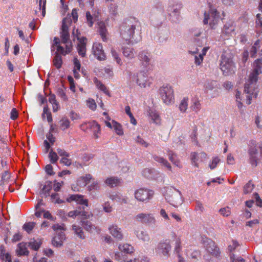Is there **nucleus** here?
<instances>
[{"mask_svg": "<svg viewBox=\"0 0 262 262\" xmlns=\"http://www.w3.org/2000/svg\"><path fill=\"white\" fill-rule=\"evenodd\" d=\"M136 25L130 20H124L120 26V35L121 38L127 44H134L138 42L141 39L140 36H135Z\"/></svg>", "mask_w": 262, "mask_h": 262, "instance_id": "obj_1", "label": "nucleus"}, {"mask_svg": "<svg viewBox=\"0 0 262 262\" xmlns=\"http://www.w3.org/2000/svg\"><path fill=\"white\" fill-rule=\"evenodd\" d=\"M248 162L252 167H256L262 160V143L251 140L248 144Z\"/></svg>", "mask_w": 262, "mask_h": 262, "instance_id": "obj_2", "label": "nucleus"}, {"mask_svg": "<svg viewBox=\"0 0 262 262\" xmlns=\"http://www.w3.org/2000/svg\"><path fill=\"white\" fill-rule=\"evenodd\" d=\"M221 19L219 12L209 5V10L204 13L203 23L204 25L209 24L211 29H215Z\"/></svg>", "mask_w": 262, "mask_h": 262, "instance_id": "obj_3", "label": "nucleus"}, {"mask_svg": "<svg viewBox=\"0 0 262 262\" xmlns=\"http://www.w3.org/2000/svg\"><path fill=\"white\" fill-rule=\"evenodd\" d=\"M164 196L167 202L175 207L182 203L181 192L173 187H167L165 188Z\"/></svg>", "mask_w": 262, "mask_h": 262, "instance_id": "obj_4", "label": "nucleus"}, {"mask_svg": "<svg viewBox=\"0 0 262 262\" xmlns=\"http://www.w3.org/2000/svg\"><path fill=\"white\" fill-rule=\"evenodd\" d=\"M159 93L162 102L165 104L169 105L174 103V92L171 86L163 85L159 89Z\"/></svg>", "mask_w": 262, "mask_h": 262, "instance_id": "obj_5", "label": "nucleus"}, {"mask_svg": "<svg viewBox=\"0 0 262 262\" xmlns=\"http://www.w3.org/2000/svg\"><path fill=\"white\" fill-rule=\"evenodd\" d=\"M171 250L170 240L165 239L160 241L155 248V252L160 256L168 257Z\"/></svg>", "mask_w": 262, "mask_h": 262, "instance_id": "obj_6", "label": "nucleus"}, {"mask_svg": "<svg viewBox=\"0 0 262 262\" xmlns=\"http://www.w3.org/2000/svg\"><path fill=\"white\" fill-rule=\"evenodd\" d=\"M201 243L203 245L206 251L211 255L216 257L220 255L221 252L219 248L211 239L206 236H202Z\"/></svg>", "mask_w": 262, "mask_h": 262, "instance_id": "obj_7", "label": "nucleus"}, {"mask_svg": "<svg viewBox=\"0 0 262 262\" xmlns=\"http://www.w3.org/2000/svg\"><path fill=\"white\" fill-rule=\"evenodd\" d=\"M72 23L71 17H66L62 20L61 31L60 32V37L61 38V42L66 44L72 43L69 41L70 34L69 32V27Z\"/></svg>", "mask_w": 262, "mask_h": 262, "instance_id": "obj_8", "label": "nucleus"}, {"mask_svg": "<svg viewBox=\"0 0 262 262\" xmlns=\"http://www.w3.org/2000/svg\"><path fill=\"white\" fill-rule=\"evenodd\" d=\"M220 68L223 73L227 75L234 71L235 68L234 63L231 58L222 55L221 56Z\"/></svg>", "mask_w": 262, "mask_h": 262, "instance_id": "obj_9", "label": "nucleus"}, {"mask_svg": "<svg viewBox=\"0 0 262 262\" xmlns=\"http://www.w3.org/2000/svg\"><path fill=\"white\" fill-rule=\"evenodd\" d=\"M154 194L151 190L140 188L135 192V197L140 202H146L152 198Z\"/></svg>", "mask_w": 262, "mask_h": 262, "instance_id": "obj_10", "label": "nucleus"}, {"mask_svg": "<svg viewBox=\"0 0 262 262\" xmlns=\"http://www.w3.org/2000/svg\"><path fill=\"white\" fill-rule=\"evenodd\" d=\"M135 220L144 224H154L156 220L152 214L140 213L135 216Z\"/></svg>", "mask_w": 262, "mask_h": 262, "instance_id": "obj_11", "label": "nucleus"}, {"mask_svg": "<svg viewBox=\"0 0 262 262\" xmlns=\"http://www.w3.org/2000/svg\"><path fill=\"white\" fill-rule=\"evenodd\" d=\"M65 45L66 49L60 45V41L58 37H55L54 38V45L57 48V52H58L63 55H66L70 53L72 50V43H69Z\"/></svg>", "mask_w": 262, "mask_h": 262, "instance_id": "obj_12", "label": "nucleus"}, {"mask_svg": "<svg viewBox=\"0 0 262 262\" xmlns=\"http://www.w3.org/2000/svg\"><path fill=\"white\" fill-rule=\"evenodd\" d=\"M92 52L95 57L98 60L102 61L105 60L106 55L101 43L99 42L94 43L92 47Z\"/></svg>", "mask_w": 262, "mask_h": 262, "instance_id": "obj_13", "label": "nucleus"}, {"mask_svg": "<svg viewBox=\"0 0 262 262\" xmlns=\"http://www.w3.org/2000/svg\"><path fill=\"white\" fill-rule=\"evenodd\" d=\"M235 25L232 20H229L224 25L222 30V33L223 35L227 36H232L235 33Z\"/></svg>", "mask_w": 262, "mask_h": 262, "instance_id": "obj_14", "label": "nucleus"}, {"mask_svg": "<svg viewBox=\"0 0 262 262\" xmlns=\"http://www.w3.org/2000/svg\"><path fill=\"white\" fill-rule=\"evenodd\" d=\"M110 233L116 239L121 241L123 239L122 230L117 225L112 224L108 227Z\"/></svg>", "mask_w": 262, "mask_h": 262, "instance_id": "obj_15", "label": "nucleus"}, {"mask_svg": "<svg viewBox=\"0 0 262 262\" xmlns=\"http://www.w3.org/2000/svg\"><path fill=\"white\" fill-rule=\"evenodd\" d=\"M134 78H136L137 84L141 88H145L149 86V83L147 81V77L142 72L134 75Z\"/></svg>", "mask_w": 262, "mask_h": 262, "instance_id": "obj_16", "label": "nucleus"}, {"mask_svg": "<svg viewBox=\"0 0 262 262\" xmlns=\"http://www.w3.org/2000/svg\"><path fill=\"white\" fill-rule=\"evenodd\" d=\"M67 201L69 203L75 201L78 204L88 206V200L84 199L81 194H71L67 199Z\"/></svg>", "mask_w": 262, "mask_h": 262, "instance_id": "obj_17", "label": "nucleus"}, {"mask_svg": "<svg viewBox=\"0 0 262 262\" xmlns=\"http://www.w3.org/2000/svg\"><path fill=\"white\" fill-rule=\"evenodd\" d=\"M79 43L77 46V50L78 54L82 57H84L86 55V38L82 37L80 38H78Z\"/></svg>", "mask_w": 262, "mask_h": 262, "instance_id": "obj_18", "label": "nucleus"}, {"mask_svg": "<svg viewBox=\"0 0 262 262\" xmlns=\"http://www.w3.org/2000/svg\"><path fill=\"white\" fill-rule=\"evenodd\" d=\"M65 234L63 232L60 231L53 238L52 242L53 246L58 247H60L63 244V241L65 239Z\"/></svg>", "mask_w": 262, "mask_h": 262, "instance_id": "obj_19", "label": "nucleus"}, {"mask_svg": "<svg viewBox=\"0 0 262 262\" xmlns=\"http://www.w3.org/2000/svg\"><path fill=\"white\" fill-rule=\"evenodd\" d=\"M98 31L103 41L107 40V30L105 24L103 21H100L98 23Z\"/></svg>", "mask_w": 262, "mask_h": 262, "instance_id": "obj_20", "label": "nucleus"}, {"mask_svg": "<svg viewBox=\"0 0 262 262\" xmlns=\"http://www.w3.org/2000/svg\"><path fill=\"white\" fill-rule=\"evenodd\" d=\"M134 233L139 239H141L143 242H148L150 240L149 235L146 231L143 230L142 228H139L135 230Z\"/></svg>", "mask_w": 262, "mask_h": 262, "instance_id": "obj_21", "label": "nucleus"}, {"mask_svg": "<svg viewBox=\"0 0 262 262\" xmlns=\"http://www.w3.org/2000/svg\"><path fill=\"white\" fill-rule=\"evenodd\" d=\"M168 156L169 160L172 163L173 165L179 167V168H182L183 167L180 160L178 158L177 155L172 151L168 150Z\"/></svg>", "mask_w": 262, "mask_h": 262, "instance_id": "obj_22", "label": "nucleus"}, {"mask_svg": "<svg viewBox=\"0 0 262 262\" xmlns=\"http://www.w3.org/2000/svg\"><path fill=\"white\" fill-rule=\"evenodd\" d=\"M81 223L83 228L89 232H91L94 230H97V231L99 233L100 231V229H97V228L89 221L82 220L81 221Z\"/></svg>", "mask_w": 262, "mask_h": 262, "instance_id": "obj_23", "label": "nucleus"}, {"mask_svg": "<svg viewBox=\"0 0 262 262\" xmlns=\"http://www.w3.org/2000/svg\"><path fill=\"white\" fill-rule=\"evenodd\" d=\"M152 158L154 160L161 165L166 167L169 170L172 171V167L170 164L167 161V160L164 159L163 157H159L157 155H154L152 156Z\"/></svg>", "mask_w": 262, "mask_h": 262, "instance_id": "obj_24", "label": "nucleus"}, {"mask_svg": "<svg viewBox=\"0 0 262 262\" xmlns=\"http://www.w3.org/2000/svg\"><path fill=\"white\" fill-rule=\"evenodd\" d=\"M49 101L52 104L53 112H57L59 108L58 102L56 99L55 95L50 93L49 96Z\"/></svg>", "mask_w": 262, "mask_h": 262, "instance_id": "obj_25", "label": "nucleus"}, {"mask_svg": "<svg viewBox=\"0 0 262 262\" xmlns=\"http://www.w3.org/2000/svg\"><path fill=\"white\" fill-rule=\"evenodd\" d=\"M190 108L196 113L201 110V104L198 98L195 97L191 99Z\"/></svg>", "mask_w": 262, "mask_h": 262, "instance_id": "obj_26", "label": "nucleus"}, {"mask_svg": "<svg viewBox=\"0 0 262 262\" xmlns=\"http://www.w3.org/2000/svg\"><path fill=\"white\" fill-rule=\"evenodd\" d=\"M91 128L93 130L94 137L98 139L99 137V134L101 133L100 125L96 122L94 121L91 125Z\"/></svg>", "mask_w": 262, "mask_h": 262, "instance_id": "obj_27", "label": "nucleus"}, {"mask_svg": "<svg viewBox=\"0 0 262 262\" xmlns=\"http://www.w3.org/2000/svg\"><path fill=\"white\" fill-rule=\"evenodd\" d=\"M92 179L93 177L91 174H86L84 176L79 177L78 179V182L80 185L85 186Z\"/></svg>", "mask_w": 262, "mask_h": 262, "instance_id": "obj_28", "label": "nucleus"}, {"mask_svg": "<svg viewBox=\"0 0 262 262\" xmlns=\"http://www.w3.org/2000/svg\"><path fill=\"white\" fill-rule=\"evenodd\" d=\"M72 229L74 233L80 239H83L85 238V235L83 230L81 227L76 225H72Z\"/></svg>", "mask_w": 262, "mask_h": 262, "instance_id": "obj_29", "label": "nucleus"}, {"mask_svg": "<svg viewBox=\"0 0 262 262\" xmlns=\"http://www.w3.org/2000/svg\"><path fill=\"white\" fill-rule=\"evenodd\" d=\"M119 249L122 252L126 253H132L134 251V249L133 246L128 244H123L119 246Z\"/></svg>", "mask_w": 262, "mask_h": 262, "instance_id": "obj_30", "label": "nucleus"}, {"mask_svg": "<svg viewBox=\"0 0 262 262\" xmlns=\"http://www.w3.org/2000/svg\"><path fill=\"white\" fill-rule=\"evenodd\" d=\"M94 82L99 89L103 91L107 95L110 96V92L107 89L105 85L103 84L100 80L97 78H95L94 79Z\"/></svg>", "mask_w": 262, "mask_h": 262, "instance_id": "obj_31", "label": "nucleus"}, {"mask_svg": "<svg viewBox=\"0 0 262 262\" xmlns=\"http://www.w3.org/2000/svg\"><path fill=\"white\" fill-rule=\"evenodd\" d=\"M123 54L124 56L129 59H132L135 57V51L132 48H123Z\"/></svg>", "mask_w": 262, "mask_h": 262, "instance_id": "obj_32", "label": "nucleus"}, {"mask_svg": "<svg viewBox=\"0 0 262 262\" xmlns=\"http://www.w3.org/2000/svg\"><path fill=\"white\" fill-rule=\"evenodd\" d=\"M53 187L52 183L51 181H47L45 183L41 191L46 197L49 195L50 190L52 189Z\"/></svg>", "mask_w": 262, "mask_h": 262, "instance_id": "obj_33", "label": "nucleus"}, {"mask_svg": "<svg viewBox=\"0 0 262 262\" xmlns=\"http://www.w3.org/2000/svg\"><path fill=\"white\" fill-rule=\"evenodd\" d=\"M59 53L58 52L56 53V55L53 61V65L58 69L61 67L62 64V57Z\"/></svg>", "mask_w": 262, "mask_h": 262, "instance_id": "obj_34", "label": "nucleus"}, {"mask_svg": "<svg viewBox=\"0 0 262 262\" xmlns=\"http://www.w3.org/2000/svg\"><path fill=\"white\" fill-rule=\"evenodd\" d=\"M188 98L187 97L184 98L181 101L179 108L181 113H185L188 108Z\"/></svg>", "mask_w": 262, "mask_h": 262, "instance_id": "obj_35", "label": "nucleus"}, {"mask_svg": "<svg viewBox=\"0 0 262 262\" xmlns=\"http://www.w3.org/2000/svg\"><path fill=\"white\" fill-rule=\"evenodd\" d=\"M57 95L60 97L61 100L67 101L68 100V97L66 94V88L63 86L59 87L57 89L56 92Z\"/></svg>", "mask_w": 262, "mask_h": 262, "instance_id": "obj_36", "label": "nucleus"}, {"mask_svg": "<svg viewBox=\"0 0 262 262\" xmlns=\"http://www.w3.org/2000/svg\"><path fill=\"white\" fill-rule=\"evenodd\" d=\"M149 54L148 53L143 51L139 53V59L143 62H145V64L149 63L150 58H149Z\"/></svg>", "mask_w": 262, "mask_h": 262, "instance_id": "obj_37", "label": "nucleus"}, {"mask_svg": "<svg viewBox=\"0 0 262 262\" xmlns=\"http://www.w3.org/2000/svg\"><path fill=\"white\" fill-rule=\"evenodd\" d=\"M182 250L181 239L180 237L176 238L174 243V252L178 255H181V251Z\"/></svg>", "mask_w": 262, "mask_h": 262, "instance_id": "obj_38", "label": "nucleus"}, {"mask_svg": "<svg viewBox=\"0 0 262 262\" xmlns=\"http://www.w3.org/2000/svg\"><path fill=\"white\" fill-rule=\"evenodd\" d=\"M86 213H87L84 211L80 212L77 210H75L70 211L68 214V216L73 219L78 215H81L82 216H84L85 218H87Z\"/></svg>", "mask_w": 262, "mask_h": 262, "instance_id": "obj_39", "label": "nucleus"}, {"mask_svg": "<svg viewBox=\"0 0 262 262\" xmlns=\"http://www.w3.org/2000/svg\"><path fill=\"white\" fill-rule=\"evenodd\" d=\"M59 123H60V127L63 130H64L65 129H68V128L70 127V121L66 117L62 118L60 120Z\"/></svg>", "mask_w": 262, "mask_h": 262, "instance_id": "obj_40", "label": "nucleus"}, {"mask_svg": "<svg viewBox=\"0 0 262 262\" xmlns=\"http://www.w3.org/2000/svg\"><path fill=\"white\" fill-rule=\"evenodd\" d=\"M254 187V185L252 183V181L250 180L244 186L243 188L244 194H248L251 193L253 188Z\"/></svg>", "mask_w": 262, "mask_h": 262, "instance_id": "obj_41", "label": "nucleus"}, {"mask_svg": "<svg viewBox=\"0 0 262 262\" xmlns=\"http://www.w3.org/2000/svg\"><path fill=\"white\" fill-rule=\"evenodd\" d=\"M41 245V242L40 241H37L34 240L33 241H31L28 243V246L30 248L35 251L38 250Z\"/></svg>", "mask_w": 262, "mask_h": 262, "instance_id": "obj_42", "label": "nucleus"}, {"mask_svg": "<svg viewBox=\"0 0 262 262\" xmlns=\"http://www.w3.org/2000/svg\"><path fill=\"white\" fill-rule=\"evenodd\" d=\"M119 182V179L114 177L108 178L105 180V183L111 187L117 186Z\"/></svg>", "mask_w": 262, "mask_h": 262, "instance_id": "obj_43", "label": "nucleus"}, {"mask_svg": "<svg viewBox=\"0 0 262 262\" xmlns=\"http://www.w3.org/2000/svg\"><path fill=\"white\" fill-rule=\"evenodd\" d=\"M112 123L113 128L116 134L120 136L122 135L123 134V132L122 128V126L115 121H113Z\"/></svg>", "mask_w": 262, "mask_h": 262, "instance_id": "obj_44", "label": "nucleus"}, {"mask_svg": "<svg viewBox=\"0 0 262 262\" xmlns=\"http://www.w3.org/2000/svg\"><path fill=\"white\" fill-rule=\"evenodd\" d=\"M149 116L150 117L151 119L153 121V122L156 124H158L159 122H160V116L158 115V114L155 111H151L149 113Z\"/></svg>", "mask_w": 262, "mask_h": 262, "instance_id": "obj_45", "label": "nucleus"}, {"mask_svg": "<svg viewBox=\"0 0 262 262\" xmlns=\"http://www.w3.org/2000/svg\"><path fill=\"white\" fill-rule=\"evenodd\" d=\"M35 225L34 222L26 223L23 225V229L29 233L34 228Z\"/></svg>", "mask_w": 262, "mask_h": 262, "instance_id": "obj_46", "label": "nucleus"}, {"mask_svg": "<svg viewBox=\"0 0 262 262\" xmlns=\"http://www.w3.org/2000/svg\"><path fill=\"white\" fill-rule=\"evenodd\" d=\"M49 158L50 159V162L52 164H55L58 160V157L57 154L55 151H53V150H51L49 155Z\"/></svg>", "mask_w": 262, "mask_h": 262, "instance_id": "obj_47", "label": "nucleus"}, {"mask_svg": "<svg viewBox=\"0 0 262 262\" xmlns=\"http://www.w3.org/2000/svg\"><path fill=\"white\" fill-rule=\"evenodd\" d=\"M10 178V174L7 171H5L2 176L1 185H5V183H8Z\"/></svg>", "mask_w": 262, "mask_h": 262, "instance_id": "obj_48", "label": "nucleus"}, {"mask_svg": "<svg viewBox=\"0 0 262 262\" xmlns=\"http://www.w3.org/2000/svg\"><path fill=\"white\" fill-rule=\"evenodd\" d=\"M51 199L52 202H54L55 204H61L64 202V201L58 197V193H52L51 195Z\"/></svg>", "mask_w": 262, "mask_h": 262, "instance_id": "obj_49", "label": "nucleus"}, {"mask_svg": "<svg viewBox=\"0 0 262 262\" xmlns=\"http://www.w3.org/2000/svg\"><path fill=\"white\" fill-rule=\"evenodd\" d=\"M86 104L92 110L94 111L96 110L97 105L94 100L92 99H89L86 101Z\"/></svg>", "mask_w": 262, "mask_h": 262, "instance_id": "obj_50", "label": "nucleus"}, {"mask_svg": "<svg viewBox=\"0 0 262 262\" xmlns=\"http://www.w3.org/2000/svg\"><path fill=\"white\" fill-rule=\"evenodd\" d=\"M86 18L88 26L90 27H92L94 24L93 17L89 11L86 12Z\"/></svg>", "mask_w": 262, "mask_h": 262, "instance_id": "obj_51", "label": "nucleus"}, {"mask_svg": "<svg viewBox=\"0 0 262 262\" xmlns=\"http://www.w3.org/2000/svg\"><path fill=\"white\" fill-rule=\"evenodd\" d=\"M109 10L110 13L114 16H116L118 14V6L115 4H112L110 6Z\"/></svg>", "mask_w": 262, "mask_h": 262, "instance_id": "obj_52", "label": "nucleus"}, {"mask_svg": "<svg viewBox=\"0 0 262 262\" xmlns=\"http://www.w3.org/2000/svg\"><path fill=\"white\" fill-rule=\"evenodd\" d=\"M111 53H112V55L113 57L116 60L117 63L118 64H119V65H121L122 63L121 59L119 57V56L118 53H117V52L115 50H111Z\"/></svg>", "mask_w": 262, "mask_h": 262, "instance_id": "obj_53", "label": "nucleus"}, {"mask_svg": "<svg viewBox=\"0 0 262 262\" xmlns=\"http://www.w3.org/2000/svg\"><path fill=\"white\" fill-rule=\"evenodd\" d=\"M99 185L97 181H94L92 184L88 186V189L89 191L97 190L99 189Z\"/></svg>", "mask_w": 262, "mask_h": 262, "instance_id": "obj_54", "label": "nucleus"}, {"mask_svg": "<svg viewBox=\"0 0 262 262\" xmlns=\"http://www.w3.org/2000/svg\"><path fill=\"white\" fill-rule=\"evenodd\" d=\"M124 257L123 255L122 252H117L115 253L114 259L118 261H124Z\"/></svg>", "mask_w": 262, "mask_h": 262, "instance_id": "obj_55", "label": "nucleus"}, {"mask_svg": "<svg viewBox=\"0 0 262 262\" xmlns=\"http://www.w3.org/2000/svg\"><path fill=\"white\" fill-rule=\"evenodd\" d=\"M219 212L224 216H228L231 214V211L229 207L221 208Z\"/></svg>", "mask_w": 262, "mask_h": 262, "instance_id": "obj_56", "label": "nucleus"}, {"mask_svg": "<svg viewBox=\"0 0 262 262\" xmlns=\"http://www.w3.org/2000/svg\"><path fill=\"white\" fill-rule=\"evenodd\" d=\"M220 160L219 159L218 157L213 158L212 162L209 165L210 169H214L216 167L217 164L220 162Z\"/></svg>", "mask_w": 262, "mask_h": 262, "instance_id": "obj_57", "label": "nucleus"}, {"mask_svg": "<svg viewBox=\"0 0 262 262\" xmlns=\"http://www.w3.org/2000/svg\"><path fill=\"white\" fill-rule=\"evenodd\" d=\"M254 199H255L256 205L262 207V200L260 199L259 194L257 192L253 193Z\"/></svg>", "mask_w": 262, "mask_h": 262, "instance_id": "obj_58", "label": "nucleus"}, {"mask_svg": "<svg viewBox=\"0 0 262 262\" xmlns=\"http://www.w3.org/2000/svg\"><path fill=\"white\" fill-rule=\"evenodd\" d=\"M135 140L137 143H138L145 147H147L148 145V144L143 140V139L141 138L140 136H138L137 137Z\"/></svg>", "mask_w": 262, "mask_h": 262, "instance_id": "obj_59", "label": "nucleus"}, {"mask_svg": "<svg viewBox=\"0 0 262 262\" xmlns=\"http://www.w3.org/2000/svg\"><path fill=\"white\" fill-rule=\"evenodd\" d=\"M238 243L237 241L233 240L232 244L228 246V249L230 252L234 251L238 246Z\"/></svg>", "mask_w": 262, "mask_h": 262, "instance_id": "obj_60", "label": "nucleus"}, {"mask_svg": "<svg viewBox=\"0 0 262 262\" xmlns=\"http://www.w3.org/2000/svg\"><path fill=\"white\" fill-rule=\"evenodd\" d=\"M46 172L50 176H52L55 174L53 171V167L51 164H48L45 167Z\"/></svg>", "mask_w": 262, "mask_h": 262, "instance_id": "obj_61", "label": "nucleus"}, {"mask_svg": "<svg viewBox=\"0 0 262 262\" xmlns=\"http://www.w3.org/2000/svg\"><path fill=\"white\" fill-rule=\"evenodd\" d=\"M60 163L63 164L66 166H70L72 163L71 159H68L67 157H62L60 160Z\"/></svg>", "mask_w": 262, "mask_h": 262, "instance_id": "obj_62", "label": "nucleus"}, {"mask_svg": "<svg viewBox=\"0 0 262 262\" xmlns=\"http://www.w3.org/2000/svg\"><path fill=\"white\" fill-rule=\"evenodd\" d=\"M74 69L79 71L81 68V64L77 58L75 57L73 59Z\"/></svg>", "mask_w": 262, "mask_h": 262, "instance_id": "obj_63", "label": "nucleus"}, {"mask_svg": "<svg viewBox=\"0 0 262 262\" xmlns=\"http://www.w3.org/2000/svg\"><path fill=\"white\" fill-rule=\"evenodd\" d=\"M57 151L59 155L61 157H69L70 155L68 152L66 151L64 149L58 148L57 149Z\"/></svg>", "mask_w": 262, "mask_h": 262, "instance_id": "obj_64", "label": "nucleus"}]
</instances>
